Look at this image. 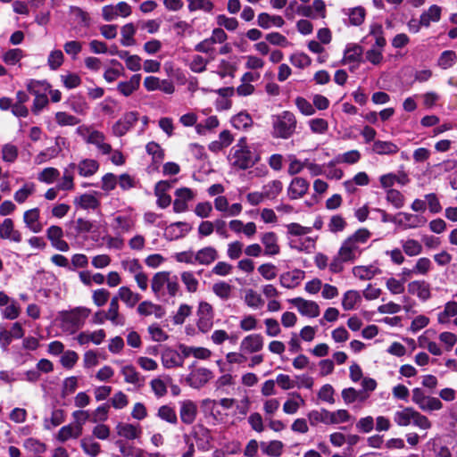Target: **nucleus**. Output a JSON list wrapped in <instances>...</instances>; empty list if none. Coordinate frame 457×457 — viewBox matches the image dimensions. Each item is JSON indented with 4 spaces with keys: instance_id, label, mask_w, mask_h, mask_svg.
I'll use <instances>...</instances> for the list:
<instances>
[{
    "instance_id": "obj_35",
    "label": "nucleus",
    "mask_w": 457,
    "mask_h": 457,
    "mask_svg": "<svg viewBox=\"0 0 457 457\" xmlns=\"http://www.w3.org/2000/svg\"><path fill=\"white\" fill-rule=\"evenodd\" d=\"M99 162L94 159H83L77 165L78 172L81 177H91L99 170Z\"/></svg>"
},
{
    "instance_id": "obj_13",
    "label": "nucleus",
    "mask_w": 457,
    "mask_h": 457,
    "mask_svg": "<svg viewBox=\"0 0 457 457\" xmlns=\"http://www.w3.org/2000/svg\"><path fill=\"white\" fill-rule=\"evenodd\" d=\"M299 313L309 318H316L320 315V309L319 304L312 300H306L303 297H295L289 300Z\"/></svg>"
},
{
    "instance_id": "obj_11",
    "label": "nucleus",
    "mask_w": 457,
    "mask_h": 457,
    "mask_svg": "<svg viewBox=\"0 0 457 457\" xmlns=\"http://www.w3.org/2000/svg\"><path fill=\"white\" fill-rule=\"evenodd\" d=\"M264 345V339L261 334H250L245 336L240 342L239 350L245 355L254 354L261 352Z\"/></svg>"
},
{
    "instance_id": "obj_27",
    "label": "nucleus",
    "mask_w": 457,
    "mask_h": 457,
    "mask_svg": "<svg viewBox=\"0 0 457 457\" xmlns=\"http://www.w3.org/2000/svg\"><path fill=\"white\" fill-rule=\"evenodd\" d=\"M0 237L15 243H20L22 239L21 233L14 228V223L10 218L4 219L0 224Z\"/></svg>"
},
{
    "instance_id": "obj_1",
    "label": "nucleus",
    "mask_w": 457,
    "mask_h": 457,
    "mask_svg": "<svg viewBox=\"0 0 457 457\" xmlns=\"http://www.w3.org/2000/svg\"><path fill=\"white\" fill-rule=\"evenodd\" d=\"M228 160L233 168L245 170L261 160V154L253 145L247 143L246 137H241L231 147Z\"/></svg>"
},
{
    "instance_id": "obj_48",
    "label": "nucleus",
    "mask_w": 457,
    "mask_h": 457,
    "mask_svg": "<svg viewBox=\"0 0 457 457\" xmlns=\"http://www.w3.org/2000/svg\"><path fill=\"white\" fill-rule=\"evenodd\" d=\"M25 56L24 51L21 48H11L2 54L1 59L10 66L16 65Z\"/></svg>"
},
{
    "instance_id": "obj_8",
    "label": "nucleus",
    "mask_w": 457,
    "mask_h": 457,
    "mask_svg": "<svg viewBox=\"0 0 457 457\" xmlns=\"http://www.w3.org/2000/svg\"><path fill=\"white\" fill-rule=\"evenodd\" d=\"M411 401L425 412H432L443 409V403L439 398L426 395L420 387L412 389Z\"/></svg>"
},
{
    "instance_id": "obj_22",
    "label": "nucleus",
    "mask_w": 457,
    "mask_h": 457,
    "mask_svg": "<svg viewBox=\"0 0 457 457\" xmlns=\"http://www.w3.org/2000/svg\"><path fill=\"white\" fill-rule=\"evenodd\" d=\"M161 360L165 369H175L183 366L179 352L171 347H165L162 351Z\"/></svg>"
},
{
    "instance_id": "obj_39",
    "label": "nucleus",
    "mask_w": 457,
    "mask_h": 457,
    "mask_svg": "<svg viewBox=\"0 0 457 457\" xmlns=\"http://www.w3.org/2000/svg\"><path fill=\"white\" fill-rule=\"evenodd\" d=\"M81 435L82 430H80L79 428H77L73 424H69L60 428L56 435V439L61 443H64L69 439H76Z\"/></svg>"
},
{
    "instance_id": "obj_7",
    "label": "nucleus",
    "mask_w": 457,
    "mask_h": 457,
    "mask_svg": "<svg viewBox=\"0 0 457 457\" xmlns=\"http://www.w3.org/2000/svg\"><path fill=\"white\" fill-rule=\"evenodd\" d=\"M90 312V310L86 307H77L70 312H62L61 324L62 328L71 333H74L84 325Z\"/></svg>"
},
{
    "instance_id": "obj_24",
    "label": "nucleus",
    "mask_w": 457,
    "mask_h": 457,
    "mask_svg": "<svg viewBox=\"0 0 457 457\" xmlns=\"http://www.w3.org/2000/svg\"><path fill=\"white\" fill-rule=\"evenodd\" d=\"M362 48L356 44H350L344 52L342 63L345 65H352L351 69L356 68L361 59Z\"/></svg>"
},
{
    "instance_id": "obj_12",
    "label": "nucleus",
    "mask_w": 457,
    "mask_h": 457,
    "mask_svg": "<svg viewBox=\"0 0 457 457\" xmlns=\"http://www.w3.org/2000/svg\"><path fill=\"white\" fill-rule=\"evenodd\" d=\"M131 14V6L126 2H120L115 5H104L102 8V16L104 21H111L118 17L126 18Z\"/></svg>"
},
{
    "instance_id": "obj_25",
    "label": "nucleus",
    "mask_w": 457,
    "mask_h": 457,
    "mask_svg": "<svg viewBox=\"0 0 457 457\" xmlns=\"http://www.w3.org/2000/svg\"><path fill=\"white\" fill-rule=\"evenodd\" d=\"M261 242L264 246V254L268 256L278 255L280 247L278 243V236L274 232H265L261 236Z\"/></svg>"
},
{
    "instance_id": "obj_37",
    "label": "nucleus",
    "mask_w": 457,
    "mask_h": 457,
    "mask_svg": "<svg viewBox=\"0 0 457 457\" xmlns=\"http://www.w3.org/2000/svg\"><path fill=\"white\" fill-rule=\"evenodd\" d=\"M76 169L75 163H70L64 170L61 182L57 185V188L62 191H70L74 188V170Z\"/></svg>"
},
{
    "instance_id": "obj_21",
    "label": "nucleus",
    "mask_w": 457,
    "mask_h": 457,
    "mask_svg": "<svg viewBox=\"0 0 457 457\" xmlns=\"http://www.w3.org/2000/svg\"><path fill=\"white\" fill-rule=\"evenodd\" d=\"M23 222L25 227L31 232H41L43 229V224L40 222V210L36 207L24 212Z\"/></svg>"
},
{
    "instance_id": "obj_57",
    "label": "nucleus",
    "mask_w": 457,
    "mask_h": 457,
    "mask_svg": "<svg viewBox=\"0 0 457 457\" xmlns=\"http://www.w3.org/2000/svg\"><path fill=\"white\" fill-rule=\"evenodd\" d=\"M23 447L27 451L33 453L35 455L42 454L46 451V444L34 437L25 439L23 442Z\"/></svg>"
},
{
    "instance_id": "obj_50",
    "label": "nucleus",
    "mask_w": 457,
    "mask_h": 457,
    "mask_svg": "<svg viewBox=\"0 0 457 457\" xmlns=\"http://www.w3.org/2000/svg\"><path fill=\"white\" fill-rule=\"evenodd\" d=\"M368 36L373 37L375 40V46L384 49L386 45V40L384 37V29L381 24L377 22L370 24Z\"/></svg>"
},
{
    "instance_id": "obj_18",
    "label": "nucleus",
    "mask_w": 457,
    "mask_h": 457,
    "mask_svg": "<svg viewBox=\"0 0 457 457\" xmlns=\"http://www.w3.org/2000/svg\"><path fill=\"white\" fill-rule=\"evenodd\" d=\"M309 182L301 177L294 178L287 187V195L291 200H296L303 197L308 190Z\"/></svg>"
},
{
    "instance_id": "obj_4",
    "label": "nucleus",
    "mask_w": 457,
    "mask_h": 457,
    "mask_svg": "<svg viewBox=\"0 0 457 457\" xmlns=\"http://www.w3.org/2000/svg\"><path fill=\"white\" fill-rule=\"evenodd\" d=\"M394 421L400 427H407L411 424L420 429L431 428V422L425 415L412 407H404L394 413Z\"/></svg>"
},
{
    "instance_id": "obj_33",
    "label": "nucleus",
    "mask_w": 457,
    "mask_h": 457,
    "mask_svg": "<svg viewBox=\"0 0 457 457\" xmlns=\"http://www.w3.org/2000/svg\"><path fill=\"white\" fill-rule=\"evenodd\" d=\"M372 152L379 155H393L399 152V147L392 141L375 140Z\"/></svg>"
},
{
    "instance_id": "obj_41",
    "label": "nucleus",
    "mask_w": 457,
    "mask_h": 457,
    "mask_svg": "<svg viewBox=\"0 0 457 457\" xmlns=\"http://www.w3.org/2000/svg\"><path fill=\"white\" fill-rule=\"evenodd\" d=\"M117 296L118 300L120 299L129 308L134 307L141 299L140 295L125 286L119 288Z\"/></svg>"
},
{
    "instance_id": "obj_51",
    "label": "nucleus",
    "mask_w": 457,
    "mask_h": 457,
    "mask_svg": "<svg viewBox=\"0 0 457 457\" xmlns=\"http://www.w3.org/2000/svg\"><path fill=\"white\" fill-rule=\"evenodd\" d=\"M80 446L83 452L90 457H96L101 451L99 443L91 436L82 438L80 440Z\"/></svg>"
},
{
    "instance_id": "obj_30",
    "label": "nucleus",
    "mask_w": 457,
    "mask_h": 457,
    "mask_svg": "<svg viewBox=\"0 0 457 457\" xmlns=\"http://www.w3.org/2000/svg\"><path fill=\"white\" fill-rule=\"evenodd\" d=\"M141 81L140 74H134L128 81H120L117 85V90L122 96H130L135 91L139 88Z\"/></svg>"
},
{
    "instance_id": "obj_6",
    "label": "nucleus",
    "mask_w": 457,
    "mask_h": 457,
    "mask_svg": "<svg viewBox=\"0 0 457 457\" xmlns=\"http://www.w3.org/2000/svg\"><path fill=\"white\" fill-rule=\"evenodd\" d=\"M76 132L87 144L94 145L101 154L112 153V145L106 142V137L102 131L82 125L77 128Z\"/></svg>"
},
{
    "instance_id": "obj_3",
    "label": "nucleus",
    "mask_w": 457,
    "mask_h": 457,
    "mask_svg": "<svg viewBox=\"0 0 457 457\" xmlns=\"http://www.w3.org/2000/svg\"><path fill=\"white\" fill-rule=\"evenodd\" d=\"M151 288L157 298L174 297L179 291L178 277L170 271H159L152 278Z\"/></svg>"
},
{
    "instance_id": "obj_44",
    "label": "nucleus",
    "mask_w": 457,
    "mask_h": 457,
    "mask_svg": "<svg viewBox=\"0 0 457 457\" xmlns=\"http://www.w3.org/2000/svg\"><path fill=\"white\" fill-rule=\"evenodd\" d=\"M156 416L162 421H165L170 425L178 424V416L176 411L174 407L169 404L160 406L157 410Z\"/></svg>"
},
{
    "instance_id": "obj_2",
    "label": "nucleus",
    "mask_w": 457,
    "mask_h": 457,
    "mask_svg": "<svg viewBox=\"0 0 457 457\" xmlns=\"http://www.w3.org/2000/svg\"><path fill=\"white\" fill-rule=\"evenodd\" d=\"M371 233L367 228H359L353 234L347 237L341 244L338 253L341 259L349 263L356 262L362 254L363 247L370 238Z\"/></svg>"
},
{
    "instance_id": "obj_23",
    "label": "nucleus",
    "mask_w": 457,
    "mask_h": 457,
    "mask_svg": "<svg viewBox=\"0 0 457 457\" xmlns=\"http://www.w3.org/2000/svg\"><path fill=\"white\" fill-rule=\"evenodd\" d=\"M408 292L425 302L431 297L430 285L425 280H414L408 284Z\"/></svg>"
},
{
    "instance_id": "obj_9",
    "label": "nucleus",
    "mask_w": 457,
    "mask_h": 457,
    "mask_svg": "<svg viewBox=\"0 0 457 457\" xmlns=\"http://www.w3.org/2000/svg\"><path fill=\"white\" fill-rule=\"evenodd\" d=\"M196 326L202 333L209 332L213 327L214 312L212 306L204 301L198 304Z\"/></svg>"
},
{
    "instance_id": "obj_46",
    "label": "nucleus",
    "mask_w": 457,
    "mask_h": 457,
    "mask_svg": "<svg viewBox=\"0 0 457 457\" xmlns=\"http://www.w3.org/2000/svg\"><path fill=\"white\" fill-rule=\"evenodd\" d=\"M36 191V185L33 182H25L22 187L18 189L14 195L13 199L19 204L25 203L29 196Z\"/></svg>"
},
{
    "instance_id": "obj_47",
    "label": "nucleus",
    "mask_w": 457,
    "mask_h": 457,
    "mask_svg": "<svg viewBox=\"0 0 457 457\" xmlns=\"http://www.w3.org/2000/svg\"><path fill=\"white\" fill-rule=\"evenodd\" d=\"M70 15L74 22L81 27L88 28L91 23L89 14L78 6L70 7Z\"/></svg>"
},
{
    "instance_id": "obj_17",
    "label": "nucleus",
    "mask_w": 457,
    "mask_h": 457,
    "mask_svg": "<svg viewBox=\"0 0 457 457\" xmlns=\"http://www.w3.org/2000/svg\"><path fill=\"white\" fill-rule=\"evenodd\" d=\"M46 237L51 242L54 248L61 252H68L70 250L69 244L62 239L63 230L59 226H50L46 230Z\"/></svg>"
},
{
    "instance_id": "obj_61",
    "label": "nucleus",
    "mask_w": 457,
    "mask_h": 457,
    "mask_svg": "<svg viewBox=\"0 0 457 457\" xmlns=\"http://www.w3.org/2000/svg\"><path fill=\"white\" fill-rule=\"evenodd\" d=\"M402 247L408 256H417L422 252V245L415 239H407L401 241Z\"/></svg>"
},
{
    "instance_id": "obj_63",
    "label": "nucleus",
    "mask_w": 457,
    "mask_h": 457,
    "mask_svg": "<svg viewBox=\"0 0 457 457\" xmlns=\"http://www.w3.org/2000/svg\"><path fill=\"white\" fill-rule=\"evenodd\" d=\"M262 451L271 457H279L282 454L284 445L281 441L272 440L268 444H262Z\"/></svg>"
},
{
    "instance_id": "obj_14",
    "label": "nucleus",
    "mask_w": 457,
    "mask_h": 457,
    "mask_svg": "<svg viewBox=\"0 0 457 457\" xmlns=\"http://www.w3.org/2000/svg\"><path fill=\"white\" fill-rule=\"evenodd\" d=\"M138 113L137 112H126L112 126V133L116 137L124 136L137 121Z\"/></svg>"
},
{
    "instance_id": "obj_42",
    "label": "nucleus",
    "mask_w": 457,
    "mask_h": 457,
    "mask_svg": "<svg viewBox=\"0 0 457 457\" xmlns=\"http://www.w3.org/2000/svg\"><path fill=\"white\" fill-rule=\"evenodd\" d=\"M74 204L84 210H95L99 207L100 202L93 195L82 194L74 198Z\"/></svg>"
},
{
    "instance_id": "obj_26",
    "label": "nucleus",
    "mask_w": 457,
    "mask_h": 457,
    "mask_svg": "<svg viewBox=\"0 0 457 457\" xmlns=\"http://www.w3.org/2000/svg\"><path fill=\"white\" fill-rule=\"evenodd\" d=\"M381 270L376 264L358 265L352 269L353 275L360 280H370L381 274Z\"/></svg>"
},
{
    "instance_id": "obj_31",
    "label": "nucleus",
    "mask_w": 457,
    "mask_h": 457,
    "mask_svg": "<svg viewBox=\"0 0 457 457\" xmlns=\"http://www.w3.org/2000/svg\"><path fill=\"white\" fill-rule=\"evenodd\" d=\"M257 24L259 27L268 29L271 27L281 28L285 21L279 15H270L267 12H262L257 17Z\"/></svg>"
},
{
    "instance_id": "obj_56",
    "label": "nucleus",
    "mask_w": 457,
    "mask_h": 457,
    "mask_svg": "<svg viewBox=\"0 0 457 457\" xmlns=\"http://www.w3.org/2000/svg\"><path fill=\"white\" fill-rule=\"evenodd\" d=\"M120 44L123 46H131L136 44L134 36L136 34L135 26L132 23H128L121 28Z\"/></svg>"
},
{
    "instance_id": "obj_62",
    "label": "nucleus",
    "mask_w": 457,
    "mask_h": 457,
    "mask_svg": "<svg viewBox=\"0 0 457 457\" xmlns=\"http://www.w3.org/2000/svg\"><path fill=\"white\" fill-rule=\"evenodd\" d=\"M64 62V54L60 49L52 50L47 56V65L51 71L58 70Z\"/></svg>"
},
{
    "instance_id": "obj_38",
    "label": "nucleus",
    "mask_w": 457,
    "mask_h": 457,
    "mask_svg": "<svg viewBox=\"0 0 457 457\" xmlns=\"http://www.w3.org/2000/svg\"><path fill=\"white\" fill-rule=\"evenodd\" d=\"M115 228L121 232L131 231L136 225L135 215L129 214H119L114 218Z\"/></svg>"
},
{
    "instance_id": "obj_43",
    "label": "nucleus",
    "mask_w": 457,
    "mask_h": 457,
    "mask_svg": "<svg viewBox=\"0 0 457 457\" xmlns=\"http://www.w3.org/2000/svg\"><path fill=\"white\" fill-rule=\"evenodd\" d=\"M59 141L60 139L56 140V145L47 147L45 150L41 151L39 154H37L35 156L34 162L37 165H40L44 162H46L54 158H56L61 151L59 147Z\"/></svg>"
},
{
    "instance_id": "obj_32",
    "label": "nucleus",
    "mask_w": 457,
    "mask_h": 457,
    "mask_svg": "<svg viewBox=\"0 0 457 457\" xmlns=\"http://www.w3.org/2000/svg\"><path fill=\"white\" fill-rule=\"evenodd\" d=\"M218 252L212 246H206L195 252L196 264L210 265L218 259Z\"/></svg>"
},
{
    "instance_id": "obj_16",
    "label": "nucleus",
    "mask_w": 457,
    "mask_h": 457,
    "mask_svg": "<svg viewBox=\"0 0 457 457\" xmlns=\"http://www.w3.org/2000/svg\"><path fill=\"white\" fill-rule=\"evenodd\" d=\"M426 219L416 214L399 212L395 215V224L402 229L416 228L426 223Z\"/></svg>"
},
{
    "instance_id": "obj_49",
    "label": "nucleus",
    "mask_w": 457,
    "mask_h": 457,
    "mask_svg": "<svg viewBox=\"0 0 457 457\" xmlns=\"http://www.w3.org/2000/svg\"><path fill=\"white\" fill-rule=\"evenodd\" d=\"M283 184L280 180L274 179L262 187V193L265 199L273 200L282 192Z\"/></svg>"
},
{
    "instance_id": "obj_34",
    "label": "nucleus",
    "mask_w": 457,
    "mask_h": 457,
    "mask_svg": "<svg viewBox=\"0 0 457 457\" xmlns=\"http://www.w3.org/2000/svg\"><path fill=\"white\" fill-rule=\"evenodd\" d=\"M442 8L439 5L433 4L425 11L420 17V24L423 27H429L431 22H437L441 18Z\"/></svg>"
},
{
    "instance_id": "obj_53",
    "label": "nucleus",
    "mask_w": 457,
    "mask_h": 457,
    "mask_svg": "<svg viewBox=\"0 0 457 457\" xmlns=\"http://www.w3.org/2000/svg\"><path fill=\"white\" fill-rule=\"evenodd\" d=\"M309 422L312 426L316 427L320 423L328 425V410H312L307 414Z\"/></svg>"
},
{
    "instance_id": "obj_29",
    "label": "nucleus",
    "mask_w": 457,
    "mask_h": 457,
    "mask_svg": "<svg viewBox=\"0 0 457 457\" xmlns=\"http://www.w3.org/2000/svg\"><path fill=\"white\" fill-rule=\"evenodd\" d=\"M116 432L120 436L129 440L137 439L142 434V430L139 425L124 422H120L117 424Z\"/></svg>"
},
{
    "instance_id": "obj_60",
    "label": "nucleus",
    "mask_w": 457,
    "mask_h": 457,
    "mask_svg": "<svg viewBox=\"0 0 457 457\" xmlns=\"http://www.w3.org/2000/svg\"><path fill=\"white\" fill-rule=\"evenodd\" d=\"M368 397V395H365L362 391H357L353 387H348L342 391V398L346 404L353 403L357 400L364 401Z\"/></svg>"
},
{
    "instance_id": "obj_5",
    "label": "nucleus",
    "mask_w": 457,
    "mask_h": 457,
    "mask_svg": "<svg viewBox=\"0 0 457 457\" xmlns=\"http://www.w3.org/2000/svg\"><path fill=\"white\" fill-rule=\"evenodd\" d=\"M272 135L277 138L287 139L295 131L296 119L293 112L284 111L275 116L272 120Z\"/></svg>"
},
{
    "instance_id": "obj_55",
    "label": "nucleus",
    "mask_w": 457,
    "mask_h": 457,
    "mask_svg": "<svg viewBox=\"0 0 457 457\" xmlns=\"http://www.w3.org/2000/svg\"><path fill=\"white\" fill-rule=\"evenodd\" d=\"M361 301V295L356 290H348L344 294L342 306L344 310H353L356 304Z\"/></svg>"
},
{
    "instance_id": "obj_36",
    "label": "nucleus",
    "mask_w": 457,
    "mask_h": 457,
    "mask_svg": "<svg viewBox=\"0 0 457 457\" xmlns=\"http://www.w3.org/2000/svg\"><path fill=\"white\" fill-rule=\"evenodd\" d=\"M292 397L288 398L283 403V411L286 414L293 415L295 414L298 410L305 404L304 399L301 396L299 393H292Z\"/></svg>"
},
{
    "instance_id": "obj_20",
    "label": "nucleus",
    "mask_w": 457,
    "mask_h": 457,
    "mask_svg": "<svg viewBox=\"0 0 457 457\" xmlns=\"http://www.w3.org/2000/svg\"><path fill=\"white\" fill-rule=\"evenodd\" d=\"M305 277V272L299 269L286 271L279 277L280 285L288 289H292L300 285Z\"/></svg>"
},
{
    "instance_id": "obj_52",
    "label": "nucleus",
    "mask_w": 457,
    "mask_h": 457,
    "mask_svg": "<svg viewBox=\"0 0 457 457\" xmlns=\"http://www.w3.org/2000/svg\"><path fill=\"white\" fill-rule=\"evenodd\" d=\"M180 279L188 293H195L199 287V280L193 271H183Z\"/></svg>"
},
{
    "instance_id": "obj_45",
    "label": "nucleus",
    "mask_w": 457,
    "mask_h": 457,
    "mask_svg": "<svg viewBox=\"0 0 457 457\" xmlns=\"http://www.w3.org/2000/svg\"><path fill=\"white\" fill-rule=\"evenodd\" d=\"M457 316V302L450 301L445 304L444 310L437 313V321L440 324H447L451 318Z\"/></svg>"
},
{
    "instance_id": "obj_59",
    "label": "nucleus",
    "mask_w": 457,
    "mask_h": 457,
    "mask_svg": "<svg viewBox=\"0 0 457 457\" xmlns=\"http://www.w3.org/2000/svg\"><path fill=\"white\" fill-rule=\"evenodd\" d=\"M290 247L299 252H311L315 247V240L312 237L293 239L289 243Z\"/></svg>"
},
{
    "instance_id": "obj_40",
    "label": "nucleus",
    "mask_w": 457,
    "mask_h": 457,
    "mask_svg": "<svg viewBox=\"0 0 457 457\" xmlns=\"http://www.w3.org/2000/svg\"><path fill=\"white\" fill-rule=\"evenodd\" d=\"M361 154L358 150H351L343 154H337L334 160L328 162L329 166L336 165L337 163L354 164L361 160Z\"/></svg>"
},
{
    "instance_id": "obj_10",
    "label": "nucleus",
    "mask_w": 457,
    "mask_h": 457,
    "mask_svg": "<svg viewBox=\"0 0 457 457\" xmlns=\"http://www.w3.org/2000/svg\"><path fill=\"white\" fill-rule=\"evenodd\" d=\"M213 378V373L206 368H196L191 370L186 382L192 388L199 389Z\"/></svg>"
},
{
    "instance_id": "obj_58",
    "label": "nucleus",
    "mask_w": 457,
    "mask_h": 457,
    "mask_svg": "<svg viewBox=\"0 0 457 457\" xmlns=\"http://www.w3.org/2000/svg\"><path fill=\"white\" fill-rule=\"evenodd\" d=\"M232 126L237 129H245L252 126L253 119L249 113L241 112L231 119Z\"/></svg>"
},
{
    "instance_id": "obj_64",
    "label": "nucleus",
    "mask_w": 457,
    "mask_h": 457,
    "mask_svg": "<svg viewBox=\"0 0 457 457\" xmlns=\"http://www.w3.org/2000/svg\"><path fill=\"white\" fill-rule=\"evenodd\" d=\"M191 227L187 222L178 221L170 224L167 230L171 234L172 238H179L187 235Z\"/></svg>"
},
{
    "instance_id": "obj_28",
    "label": "nucleus",
    "mask_w": 457,
    "mask_h": 457,
    "mask_svg": "<svg viewBox=\"0 0 457 457\" xmlns=\"http://www.w3.org/2000/svg\"><path fill=\"white\" fill-rule=\"evenodd\" d=\"M119 309L118 296H113L107 312H105L107 320L113 326H123L125 324V317L120 313Z\"/></svg>"
},
{
    "instance_id": "obj_15",
    "label": "nucleus",
    "mask_w": 457,
    "mask_h": 457,
    "mask_svg": "<svg viewBox=\"0 0 457 457\" xmlns=\"http://www.w3.org/2000/svg\"><path fill=\"white\" fill-rule=\"evenodd\" d=\"M179 404V419L181 422L185 425L193 424L195 421L198 413L197 404L190 399L180 401Z\"/></svg>"
},
{
    "instance_id": "obj_19",
    "label": "nucleus",
    "mask_w": 457,
    "mask_h": 457,
    "mask_svg": "<svg viewBox=\"0 0 457 457\" xmlns=\"http://www.w3.org/2000/svg\"><path fill=\"white\" fill-rule=\"evenodd\" d=\"M195 193L188 187L178 188L175 191L173 211L180 213L187 210V203L195 198Z\"/></svg>"
},
{
    "instance_id": "obj_54",
    "label": "nucleus",
    "mask_w": 457,
    "mask_h": 457,
    "mask_svg": "<svg viewBox=\"0 0 457 457\" xmlns=\"http://www.w3.org/2000/svg\"><path fill=\"white\" fill-rule=\"evenodd\" d=\"M187 8L190 12L203 11L204 12H212L214 4L211 0H187Z\"/></svg>"
}]
</instances>
